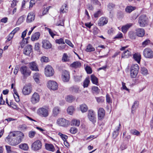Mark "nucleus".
<instances>
[{"label":"nucleus","mask_w":153,"mask_h":153,"mask_svg":"<svg viewBox=\"0 0 153 153\" xmlns=\"http://www.w3.org/2000/svg\"><path fill=\"white\" fill-rule=\"evenodd\" d=\"M5 141L9 144L12 146H15L21 142V140H19L18 137H16L15 134L12 132H10L5 139Z\"/></svg>","instance_id":"1"},{"label":"nucleus","mask_w":153,"mask_h":153,"mask_svg":"<svg viewBox=\"0 0 153 153\" xmlns=\"http://www.w3.org/2000/svg\"><path fill=\"white\" fill-rule=\"evenodd\" d=\"M49 109L48 107L39 108L37 110V114L40 116L46 117L49 115Z\"/></svg>","instance_id":"2"},{"label":"nucleus","mask_w":153,"mask_h":153,"mask_svg":"<svg viewBox=\"0 0 153 153\" xmlns=\"http://www.w3.org/2000/svg\"><path fill=\"white\" fill-rule=\"evenodd\" d=\"M42 143L39 140H36L35 141L32 143L31 148L32 150L34 151H37L42 149Z\"/></svg>","instance_id":"3"},{"label":"nucleus","mask_w":153,"mask_h":153,"mask_svg":"<svg viewBox=\"0 0 153 153\" xmlns=\"http://www.w3.org/2000/svg\"><path fill=\"white\" fill-rule=\"evenodd\" d=\"M139 67L137 64L132 65L131 68L130 75L132 78H135L138 72Z\"/></svg>","instance_id":"4"},{"label":"nucleus","mask_w":153,"mask_h":153,"mask_svg":"<svg viewBox=\"0 0 153 153\" xmlns=\"http://www.w3.org/2000/svg\"><path fill=\"white\" fill-rule=\"evenodd\" d=\"M19 71L23 76L25 77L30 76L31 73V71L28 69L27 66L25 65L21 67Z\"/></svg>","instance_id":"5"},{"label":"nucleus","mask_w":153,"mask_h":153,"mask_svg":"<svg viewBox=\"0 0 153 153\" xmlns=\"http://www.w3.org/2000/svg\"><path fill=\"white\" fill-rule=\"evenodd\" d=\"M143 54L144 56L146 58L152 59L153 57V52L149 48L145 49L143 51Z\"/></svg>","instance_id":"6"},{"label":"nucleus","mask_w":153,"mask_h":153,"mask_svg":"<svg viewBox=\"0 0 153 153\" xmlns=\"http://www.w3.org/2000/svg\"><path fill=\"white\" fill-rule=\"evenodd\" d=\"M54 73V70L51 66L48 65L45 68V74L47 76H52Z\"/></svg>","instance_id":"7"},{"label":"nucleus","mask_w":153,"mask_h":153,"mask_svg":"<svg viewBox=\"0 0 153 153\" xmlns=\"http://www.w3.org/2000/svg\"><path fill=\"white\" fill-rule=\"evenodd\" d=\"M138 23L141 27H144L147 24L148 19L145 15L141 16L139 19Z\"/></svg>","instance_id":"8"},{"label":"nucleus","mask_w":153,"mask_h":153,"mask_svg":"<svg viewBox=\"0 0 153 153\" xmlns=\"http://www.w3.org/2000/svg\"><path fill=\"white\" fill-rule=\"evenodd\" d=\"M88 117L89 120L93 123H95L96 122V115L94 111L92 110H89L88 113Z\"/></svg>","instance_id":"9"},{"label":"nucleus","mask_w":153,"mask_h":153,"mask_svg":"<svg viewBox=\"0 0 153 153\" xmlns=\"http://www.w3.org/2000/svg\"><path fill=\"white\" fill-rule=\"evenodd\" d=\"M47 86L49 88L53 90H55L58 88L57 83L53 80H49L47 83Z\"/></svg>","instance_id":"10"},{"label":"nucleus","mask_w":153,"mask_h":153,"mask_svg":"<svg viewBox=\"0 0 153 153\" xmlns=\"http://www.w3.org/2000/svg\"><path fill=\"white\" fill-rule=\"evenodd\" d=\"M57 123L60 126H67L69 124V121L63 118H59L57 120Z\"/></svg>","instance_id":"11"},{"label":"nucleus","mask_w":153,"mask_h":153,"mask_svg":"<svg viewBox=\"0 0 153 153\" xmlns=\"http://www.w3.org/2000/svg\"><path fill=\"white\" fill-rule=\"evenodd\" d=\"M32 90V88L30 85H25L22 89V94L25 95H29L31 92Z\"/></svg>","instance_id":"12"},{"label":"nucleus","mask_w":153,"mask_h":153,"mask_svg":"<svg viewBox=\"0 0 153 153\" xmlns=\"http://www.w3.org/2000/svg\"><path fill=\"white\" fill-rule=\"evenodd\" d=\"M39 99V95L37 93L35 92L32 96L31 98V101L33 104H34L38 102Z\"/></svg>","instance_id":"13"},{"label":"nucleus","mask_w":153,"mask_h":153,"mask_svg":"<svg viewBox=\"0 0 153 153\" xmlns=\"http://www.w3.org/2000/svg\"><path fill=\"white\" fill-rule=\"evenodd\" d=\"M108 22V19L105 17L100 18L98 21V25L100 26H102L106 24Z\"/></svg>","instance_id":"14"},{"label":"nucleus","mask_w":153,"mask_h":153,"mask_svg":"<svg viewBox=\"0 0 153 153\" xmlns=\"http://www.w3.org/2000/svg\"><path fill=\"white\" fill-rule=\"evenodd\" d=\"M35 15L33 12H30L27 16L26 22L27 23H30L33 22L35 19Z\"/></svg>","instance_id":"15"},{"label":"nucleus","mask_w":153,"mask_h":153,"mask_svg":"<svg viewBox=\"0 0 153 153\" xmlns=\"http://www.w3.org/2000/svg\"><path fill=\"white\" fill-rule=\"evenodd\" d=\"M32 51V46L30 45H27L24 48L23 53L27 55H29Z\"/></svg>","instance_id":"16"},{"label":"nucleus","mask_w":153,"mask_h":153,"mask_svg":"<svg viewBox=\"0 0 153 153\" xmlns=\"http://www.w3.org/2000/svg\"><path fill=\"white\" fill-rule=\"evenodd\" d=\"M29 67L30 69L33 71H39L38 65L35 62H33L30 63Z\"/></svg>","instance_id":"17"},{"label":"nucleus","mask_w":153,"mask_h":153,"mask_svg":"<svg viewBox=\"0 0 153 153\" xmlns=\"http://www.w3.org/2000/svg\"><path fill=\"white\" fill-rule=\"evenodd\" d=\"M135 33L137 36L142 37L145 34V31L143 28H139L135 30Z\"/></svg>","instance_id":"18"},{"label":"nucleus","mask_w":153,"mask_h":153,"mask_svg":"<svg viewBox=\"0 0 153 153\" xmlns=\"http://www.w3.org/2000/svg\"><path fill=\"white\" fill-rule=\"evenodd\" d=\"M130 50V49H128L124 51L122 54V58H128L129 56H131L132 55V53Z\"/></svg>","instance_id":"19"},{"label":"nucleus","mask_w":153,"mask_h":153,"mask_svg":"<svg viewBox=\"0 0 153 153\" xmlns=\"http://www.w3.org/2000/svg\"><path fill=\"white\" fill-rule=\"evenodd\" d=\"M105 114L104 110L102 108H100L98 111V118L100 120H101L104 117Z\"/></svg>","instance_id":"20"},{"label":"nucleus","mask_w":153,"mask_h":153,"mask_svg":"<svg viewBox=\"0 0 153 153\" xmlns=\"http://www.w3.org/2000/svg\"><path fill=\"white\" fill-rule=\"evenodd\" d=\"M42 47L46 49H48L51 47V45L49 41L44 40L42 41Z\"/></svg>","instance_id":"21"},{"label":"nucleus","mask_w":153,"mask_h":153,"mask_svg":"<svg viewBox=\"0 0 153 153\" xmlns=\"http://www.w3.org/2000/svg\"><path fill=\"white\" fill-rule=\"evenodd\" d=\"M61 111L60 108L58 107H54L53 110L52 116L54 117L58 116Z\"/></svg>","instance_id":"22"},{"label":"nucleus","mask_w":153,"mask_h":153,"mask_svg":"<svg viewBox=\"0 0 153 153\" xmlns=\"http://www.w3.org/2000/svg\"><path fill=\"white\" fill-rule=\"evenodd\" d=\"M12 132L15 134V135L16 136V137H19V138H18V139L19 140H20L21 142L23 138L24 134L22 132L19 131H14Z\"/></svg>","instance_id":"23"},{"label":"nucleus","mask_w":153,"mask_h":153,"mask_svg":"<svg viewBox=\"0 0 153 153\" xmlns=\"http://www.w3.org/2000/svg\"><path fill=\"white\" fill-rule=\"evenodd\" d=\"M133 25L132 23H129L122 27V31L124 33H126L128 29Z\"/></svg>","instance_id":"24"},{"label":"nucleus","mask_w":153,"mask_h":153,"mask_svg":"<svg viewBox=\"0 0 153 153\" xmlns=\"http://www.w3.org/2000/svg\"><path fill=\"white\" fill-rule=\"evenodd\" d=\"M140 55L139 53H135L133 55V57L134 60L138 63H140L141 59Z\"/></svg>","instance_id":"25"},{"label":"nucleus","mask_w":153,"mask_h":153,"mask_svg":"<svg viewBox=\"0 0 153 153\" xmlns=\"http://www.w3.org/2000/svg\"><path fill=\"white\" fill-rule=\"evenodd\" d=\"M40 36V33L39 32L35 33L32 35L31 37V40L32 41H34L37 40Z\"/></svg>","instance_id":"26"},{"label":"nucleus","mask_w":153,"mask_h":153,"mask_svg":"<svg viewBox=\"0 0 153 153\" xmlns=\"http://www.w3.org/2000/svg\"><path fill=\"white\" fill-rule=\"evenodd\" d=\"M45 146V147L47 150L52 152H53L54 151V147L53 145L46 143Z\"/></svg>","instance_id":"27"},{"label":"nucleus","mask_w":153,"mask_h":153,"mask_svg":"<svg viewBox=\"0 0 153 153\" xmlns=\"http://www.w3.org/2000/svg\"><path fill=\"white\" fill-rule=\"evenodd\" d=\"M80 109L82 113L86 112L88 110V107L87 105L83 104L80 105Z\"/></svg>","instance_id":"28"},{"label":"nucleus","mask_w":153,"mask_h":153,"mask_svg":"<svg viewBox=\"0 0 153 153\" xmlns=\"http://www.w3.org/2000/svg\"><path fill=\"white\" fill-rule=\"evenodd\" d=\"M19 147L24 150L27 151L29 149V146L26 143H22L19 146Z\"/></svg>","instance_id":"29"},{"label":"nucleus","mask_w":153,"mask_h":153,"mask_svg":"<svg viewBox=\"0 0 153 153\" xmlns=\"http://www.w3.org/2000/svg\"><path fill=\"white\" fill-rule=\"evenodd\" d=\"M139 105V102L137 101H134L133 104L131 108V112L134 113L135 109L138 107Z\"/></svg>","instance_id":"30"},{"label":"nucleus","mask_w":153,"mask_h":153,"mask_svg":"<svg viewBox=\"0 0 153 153\" xmlns=\"http://www.w3.org/2000/svg\"><path fill=\"white\" fill-rule=\"evenodd\" d=\"M91 80L92 82L95 85H97L98 83V79L94 75H92L91 76Z\"/></svg>","instance_id":"31"},{"label":"nucleus","mask_w":153,"mask_h":153,"mask_svg":"<svg viewBox=\"0 0 153 153\" xmlns=\"http://www.w3.org/2000/svg\"><path fill=\"white\" fill-rule=\"evenodd\" d=\"M71 66L75 68H80L81 66V63L79 62H75L71 65Z\"/></svg>","instance_id":"32"},{"label":"nucleus","mask_w":153,"mask_h":153,"mask_svg":"<svg viewBox=\"0 0 153 153\" xmlns=\"http://www.w3.org/2000/svg\"><path fill=\"white\" fill-rule=\"evenodd\" d=\"M136 7L131 6H128L125 9L126 12L127 13H130L133 10H135Z\"/></svg>","instance_id":"33"},{"label":"nucleus","mask_w":153,"mask_h":153,"mask_svg":"<svg viewBox=\"0 0 153 153\" xmlns=\"http://www.w3.org/2000/svg\"><path fill=\"white\" fill-rule=\"evenodd\" d=\"M95 48L91 44L88 45L86 47V51L88 52L94 51H95Z\"/></svg>","instance_id":"34"},{"label":"nucleus","mask_w":153,"mask_h":153,"mask_svg":"<svg viewBox=\"0 0 153 153\" xmlns=\"http://www.w3.org/2000/svg\"><path fill=\"white\" fill-rule=\"evenodd\" d=\"M75 109L73 106H70L67 109L68 112L70 115H72Z\"/></svg>","instance_id":"35"},{"label":"nucleus","mask_w":153,"mask_h":153,"mask_svg":"<svg viewBox=\"0 0 153 153\" xmlns=\"http://www.w3.org/2000/svg\"><path fill=\"white\" fill-rule=\"evenodd\" d=\"M80 125V121L79 120H73L71 122V125L72 126H79Z\"/></svg>","instance_id":"36"},{"label":"nucleus","mask_w":153,"mask_h":153,"mask_svg":"<svg viewBox=\"0 0 153 153\" xmlns=\"http://www.w3.org/2000/svg\"><path fill=\"white\" fill-rule=\"evenodd\" d=\"M66 6L67 5L66 4H65L62 6L60 10V13H63L67 12V9H66Z\"/></svg>","instance_id":"37"},{"label":"nucleus","mask_w":153,"mask_h":153,"mask_svg":"<svg viewBox=\"0 0 153 153\" xmlns=\"http://www.w3.org/2000/svg\"><path fill=\"white\" fill-rule=\"evenodd\" d=\"M79 88L76 86H73L70 88V91L74 93H77L78 92Z\"/></svg>","instance_id":"38"},{"label":"nucleus","mask_w":153,"mask_h":153,"mask_svg":"<svg viewBox=\"0 0 153 153\" xmlns=\"http://www.w3.org/2000/svg\"><path fill=\"white\" fill-rule=\"evenodd\" d=\"M131 133L134 135H136L137 136H140V132L136 129H132L130 131Z\"/></svg>","instance_id":"39"},{"label":"nucleus","mask_w":153,"mask_h":153,"mask_svg":"<svg viewBox=\"0 0 153 153\" xmlns=\"http://www.w3.org/2000/svg\"><path fill=\"white\" fill-rule=\"evenodd\" d=\"M136 35L135 33L132 31H130L128 33V36L131 39H135Z\"/></svg>","instance_id":"40"},{"label":"nucleus","mask_w":153,"mask_h":153,"mask_svg":"<svg viewBox=\"0 0 153 153\" xmlns=\"http://www.w3.org/2000/svg\"><path fill=\"white\" fill-rule=\"evenodd\" d=\"M92 90L93 93H99L100 91V90L97 86H93L92 88Z\"/></svg>","instance_id":"41"},{"label":"nucleus","mask_w":153,"mask_h":153,"mask_svg":"<svg viewBox=\"0 0 153 153\" xmlns=\"http://www.w3.org/2000/svg\"><path fill=\"white\" fill-rule=\"evenodd\" d=\"M74 100V98L72 95H68L66 98L67 101L70 102H72Z\"/></svg>","instance_id":"42"},{"label":"nucleus","mask_w":153,"mask_h":153,"mask_svg":"<svg viewBox=\"0 0 153 153\" xmlns=\"http://www.w3.org/2000/svg\"><path fill=\"white\" fill-rule=\"evenodd\" d=\"M90 82L89 78H86L83 82V87L84 88L87 87Z\"/></svg>","instance_id":"43"},{"label":"nucleus","mask_w":153,"mask_h":153,"mask_svg":"<svg viewBox=\"0 0 153 153\" xmlns=\"http://www.w3.org/2000/svg\"><path fill=\"white\" fill-rule=\"evenodd\" d=\"M115 5L114 4L110 3L108 6V10L109 11L112 10L115 8Z\"/></svg>","instance_id":"44"},{"label":"nucleus","mask_w":153,"mask_h":153,"mask_svg":"<svg viewBox=\"0 0 153 153\" xmlns=\"http://www.w3.org/2000/svg\"><path fill=\"white\" fill-rule=\"evenodd\" d=\"M102 14V12L100 10L97 11L94 14V16L95 18H98Z\"/></svg>","instance_id":"45"},{"label":"nucleus","mask_w":153,"mask_h":153,"mask_svg":"<svg viewBox=\"0 0 153 153\" xmlns=\"http://www.w3.org/2000/svg\"><path fill=\"white\" fill-rule=\"evenodd\" d=\"M95 98L97 102L98 103L102 102H104V98L102 97H96Z\"/></svg>","instance_id":"46"},{"label":"nucleus","mask_w":153,"mask_h":153,"mask_svg":"<svg viewBox=\"0 0 153 153\" xmlns=\"http://www.w3.org/2000/svg\"><path fill=\"white\" fill-rule=\"evenodd\" d=\"M56 43L59 44H65V42L64 41L63 39L62 38H60L59 39H57L55 41Z\"/></svg>","instance_id":"47"},{"label":"nucleus","mask_w":153,"mask_h":153,"mask_svg":"<svg viewBox=\"0 0 153 153\" xmlns=\"http://www.w3.org/2000/svg\"><path fill=\"white\" fill-rule=\"evenodd\" d=\"M65 21V19H62L59 20V21L56 23V25H60L62 26H64V22Z\"/></svg>","instance_id":"48"},{"label":"nucleus","mask_w":153,"mask_h":153,"mask_svg":"<svg viewBox=\"0 0 153 153\" xmlns=\"http://www.w3.org/2000/svg\"><path fill=\"white\" fill-rule=\"evenodd\" d=\"M141 72L142 74L144 75H146L148 74V71L145 67L141 68Z\"/></svg>","instance_id":"49"},{"label":"nucleus","mask_w":153,"mask_h":153,"mask_svg":"<svg viewBox=\"0 0 153 153\" xmlns=\"http://www.w3.org/2000/svg\"><path fill=\"white\" fill-rule=\"evenodd\" d=\"M14 34L11 32L7 36V39L6 41V42L10 41L13 38Z\"/></svg>","instance_id":"50"},{"label":"nucleus","mask_w":153,"mask_h":153,"mask_svg":"<svg viewBox=\"0 0 153 153\" xmlns=\"http://www.w3.org/2000/svg\"><path fill=\"white\" fill-rule=\"evenodd\" d=\"M85 70L88 74H91L92 72L91 68L88 66H86L85 67Z\"/></svg>","instance_id":"51"},{"label":"nucleus","mask_w":153,"mask_h":153,"mask_svg":"<svg viewBox=\"0 0 153 153\" xmlns=\"http://www.w3.org/2000/svg\"><path fill=\"white\" fill-rule=\"evenodd\" d=\"M70 132L72 134H75L77 132V129L75 127H72L70 129Z\"/></svg>","instance_id":"52"},{"label":"nucleus","mask_w":153,"mask_h":153,"mask_svg":"<svg viewBox=\"0 0 153 153\" xmlns=\"http://www.w3.org/2000/svg\"><path fill=\"white\" fill-rule=\"evenodd\" d=\"M41 61L42 62H47L49 61V59L48 57L43 56L41 58Z\"/></svg>","instance_id":"53"},{"label":"nucleus","mask_w":153,"mask_h":153,"mask_svg":"<svg viewBox=\"0 0 153 153\" xmlns=\"http://www.w3.org/2000/svg\"><path fill=\"white\" fill-rule=\"evenodd\" d=\"M106 101L107 103L108 104L111 103L112 100L109 95L107 94L106 95Z\"/></svg>","instance_id":"54"},{"label":"nucleus","mask_w":153,"mask_h":153,"mask_svg":"<svg viewBox=\"0 0 153 153\" xmlns=\"http://www.w3.org/2000/svg\"><path fill=\"white\" fill-rule=\"evenodd\" d=\"M25 17V16L24 15L21 16L19 18L17 22V23L19 24H20L23 22Z\"/></svg>","instance_id":"55"},{"label":"nucleus","mask_w":153,"mask_h":153,"mask_svg":"<svg viewBox=\"0 0 153 153\" xmlns=\"http://www.w3.org/2000/svg\"><path fill=\"white\" fill-rule=\"evenodd\" d=\"M66 76L67 77L68 76L70 77L68 71L66 70H63L62 72V76Z\"/></svg>","instance_id":"56"},{"label":"nucleus","mask_w":153,"mask_h":153,"mask_svg":"<svg viewBox=\"0 0 153 153\" xmlns=\"http://www.w3.org/2000/svg\"><path fill=\"white\" fill-rule=\"evenodd\" d=\"M62 79L64 82H67L69 81L70 77L68 76L67 77L66 76H62Z\"/></svg>","instance_id":"57"},{"label":"nucleus","mask_w":153,"mask_h":153,"mask_svg":"<svg viewBox=\"0 0 153 153\" xmlns=\"http://www.w3.org/2000/svg\"><path fill=\"white\" fill-rule=\"evenodd\" d=\"M36 134L35 131H30L28 134L30 138H33Z\"/></svg>","instance_id":"58"},{"label":"nucleus","mask_w":153,"mask_h":153,"mask_svg":"<svg viewBox=\"0 0 153 153\" xmlns=\"http://www.w3.org/2000/svg\"><path fill=\"white\" fill-rule=\"evenodd\" d=\"M119 132L116 131H114L113 133L112 136L114 139H115L118 135Z\"/></svg>","instance_id":"59"},{"label":"nucleus","mask_w":153,"mask_h":153,"mask_svg":"<svg viewBox=\"0 0 153 153\" xmlns=\"http://www.w3.org/2000/svg\"><path fill=\"white\" fill-rule=\"evenodd\" d=\"M19 128H20L21 130H25L27 129L26 126L25 124L20 125L19 126Z\"/></svg>","instance_id":"60"},{"label":"nucleus","mask_w":153,"mask_h":153,"mask_svg":"<svg viewBox=\"0 0 153 153\" xmlns=\"http://www.w3.org/2000/svg\"><path fill=\"white\" fill-rule=\"evenodd\" d=\"M65 42L71 47H73L74 45L68 39L65 40Z\"/></svg>","instance_id":"61"},{"label":"nucleus","mask_w":153,"mask_h":153,"mask_svg":"<svg viewBox=\"0 0 153 153\" xmlns=\"http://www.w3.org/2000/svg\"><path fill=\"white\" fill-rule=\"evenodd\" d=\"M5 147L7 153H10L12 151L11 150V146L6 145Z\"/></svg>","instance_id":"62"},{"label":"nucleus","mask_w":153,"mask_h":153,"mask_svg":"<svg viewBox=\"0 0 153 153\" xmlns=\"http://www.w3.org/2000/svg\"><path fill=\"white\" fill-rule=\"evenodd\" d=\"M62 60H63L64 61H67L68 60V56L66 54L64 53L62 57Z\"/></svg>","instance_id":"63"},{"label":"nucleus","mask_w":153,"mask_h":153,"mask_svg":"<svg viewBox=\"0 0 153 153\" xmlns=\"http://www.w3.org/2000/svg\"><path fill=\"white\" fill-rule=\"evenodd\" d=\"M123 37V35L122 33H120L117 34L116 36L114 37L115 39H120L122 38Z\"/></svg>","instance_id":"64"}]
</instances>
